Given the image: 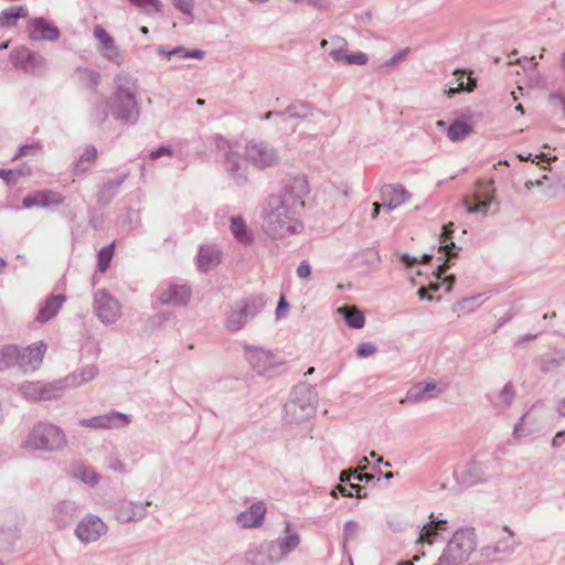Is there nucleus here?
<instances>
[{"mask_svg": "<svg viewBox=\"0 0 565 565\" xmlns=\"http://www.w3.org/2000/svg\"><path fill=\"white\" fill-rule=\"evenodd\" d=\"M300 210L278 196L268 195L262 206V228L273 239H282L302 232Z\"/></svg>", "mask_w": 565, "mask_h": 565, "instance_id": "f257e3e1", "label": "nucleus"}, {"mask_svg": "<svg viewBox=\"0 0 565 565\" xmlns=\"http://www.w3.org/2000/svg\"><path fill=\"white\" fill-rule=\"evenodd\" d=\"M109 102L115 119L124 124H136L140 115V106L137 102V79L126 72L118 73L114 78Z\"/></svg>", "mask_w": 565, "mask_h": 565, "instance_id": "f03ea898", "label": "nucleus"}, {"mask_svg": "<svg viewBox=\"0 0 565 565\" xmlns=\"http://www.w3.org/2000/svg\"><path fill=\"white\" fill-rule=\"evenodd\" d=\"M267 303V298L262 295H250L235 301L226 313L225 328L231 332L242 330L249 320L257 317Z\"/></svg>", "mask_w": 565, "mask_h": 565, "instance_id": "7ed1b4c3", "label": "nucleus"}, {"mask_svg": "<svg viewBox=\"0 0 565 565\" xmlns=\"http://www.w3.org/2000/svg\"><path fill=\"white\" fill-rule=\"evenodd\" d=\"M477 547V535L473 529H460L448 541L441 555L440 565H461L467 562Z\"/></svg>", "mask_w": 565, "mask_h": 565, "instance_id": "20e7f679", "label": "nucleus"}, {"mask_svg": "<svg viewBox=\"0 0 565 565\" xmlns=\"http://www.w3.org/2000/svg\"><path fill=\"white\" fill-rule=\"evenodd\" d=\"M26 446L35 450L57 451L67 444L65 433L56 425L39 423L30 433Z\"/></svg>", "mask_w": 565, "mask_h": 565, "instance_id": "39448f33", "label": "nucleus"}, {"mask_svg": "<svg viewBox=\"0 0 565 565\" xmlns=\"http://www.w3.org/2000/svg\"><path fill=\"white\" fill-rule=\"evenodd\" d=\"M317 393L308 384L295 387L292 398L285 405L286 416L291 420L301 422L310 418L316 413Z\"/></svg>", "mask_w": 565, "mask_h": 565, "instance_id": "423d86ee", "label": "nucleus"}, {"mask_svg": "<svg viewBox=\"0 0 565 565\" xmlns=\"http://www.w3.org/2000/svg\"><path fill=\"white\" fill-rule=\"evenodd\" d=\"M244 156L258 170L276 167L280 162L278 149L262 139L248 140L244 147Z\"/></svg>", "mask_w": 565, "mask_h": 565, "instance_id": "0eeeda50", "label": "nucleus"}, {"mask_svg": "<svg viewBox=\"0 0 565 565\" xmlns=\"http://www.w3.org/2000/svg\"><path fill=\"white\" fill-rule=\"evenodd\" d=\"M9 58L14 68L33 76H42L47 70V60L26 46H19L12 50Z\"/></svg>", "mask_w": 565, "mask_h": 565, "instance_id": "6e6552de", "label": "nucleus"}, {"mask_svg": "<svg viewBox=\"0 0 565 565\" xmlns=\"http://www.w3.org/2000/svg\"><path fill=\"white\" fill-rule=\"evenodd\" d=\"M93 311L104 324L115 323L121 316V306L107 290L98 289L93 296Z\"/></svg>", "mask_w": 565, "mask_h": 565, "instance_id": "1a4fd4ad", "label": "nucleus"}, {"mask_svg": "<svg viewBox=\"0 0 565 565\" xmlns=\"http://www.w3.org/2000/svg\"><path fill=\"white\" fill-rule=\"evenodd\" d=\"M150 505L151 501L139 502L121 499L113 505L114 516L120 523L139 522L147 518Z\"/></svg>", "mask_w": 565, "mask_h": 565, "instance_id": "9d476101", "label": "nucleus"}, {"mask_svg": "<svg viewBox=\"0 0 565 565\" xmlns=\"http://www.w3.org/2000/svg\"><path fill=\"white\" fill-rule=\"evenodd\" d=\"M245 349L249 365L259 375L271 377L277 373L281 363L275 359L271 352L255 347H245Z\"/></svg>", "mask_w": 565, "mask_h": 565, "instance_id": "9b49d317", "label": "nucleus"}, {"mask_svg": "<svg viewBox=\"0 0 565 565\" xmlns=\"http://www.w3.org/2000/svg\"><path fill=\"white\" fill-rule=\"evenodd\" d=\"M505 533L495 543L482 546L479 551L482 559L493 562L495 559L505 558L512 555L518 546L514 540V533L508 527L503 526Z\"/></svg>", "mask_w": 565, "mask_h": 565, "instance_id": "f8f14e48", "label": "nucleus"}, {"mask_svg": "<svg viewBox=\"0 0 565 565\" xmlns=\"http://www.w3.org/2000/svg\"><path fill=\"white\" fill-rule=\"evenodd\" d=\"M308 193L309 184L307 178L305 175H296L288 181L280 193L273 195L280 198V200L288 202L290 205L292 203L295 209L301 211L305 207L303 199Z\"/></svg>", "mask_w": 565, "mask_h": 565, "instance_id": "ddd939ff", "label": "nucleus"}, {"mask_svg": "<svg viewBox=\"0 0 565 565\" xmlns=\"http://www.w3.org/2000/svg\"><path fill=\"white\" fill-rule=\"evenodd\" d=\"M130 423V415L116 411L79 420L81 426L95 429H119L128 426Z\"/></svg>", "mask_w": 565, "mask_h": 565, "instance_id": "4468645a", "label": "nucleus"}, {"mask_svg": "<svg viewBox=\"0 0 565 565\" xmlns=\"http://www.w3.org/2000/svg\"><path fill=\"white\" fill-rule=\"evenodd\" d=\"M107 532V525L96 515L83 518L75 529L76 537L84 544L96 542Z\"/></svg>", "mask_w": 565, "mask_h": 565, "instance_id": "2eb2a0df", "label": "nucleus"}, {"mask_svg": "<svg viewBox=\"0 0 565 565\" xmlns=\"http://www.w3.org/2000/svg\"><path fill=\"white\" fill-rule=\"evenodd\" d=\"M494 199V189L493 181H478L477 182V191L473 194V200L476 203L473 205H469L465 201L466 211L469 214L481 213L483 215L487 214L490 204Z\"/></svg>", "mask_w": 565, "mask_h": 565, "instance_id": "dca6fc26", "label": "nucleus"}, {"mask_svg": "<svg viewBox=\"0 0 565 565\" xmlns=\"http://www.w3.org/2000/svg\"><path fill=\"white\" fill-rule=\"evenodd\" d=\"M65 196L54 190H39L31 192L22 200V206L24 209L43 207L47 209L53 205L63 204Z\"/></svg>", "mask_w": 565, "mask_h": 565, "instance_id": "f3484780", "label": "nucleus"}, {"mask_svg": "<svg viewBox=\"0 0 565 565\" xmlns=\"http://www.w3.org/2000/svg\"><path fill=\"white\" fill-rule=\"evenodd\" d=\"M454 234V223H449L443 226V232L440 234V252L445 253L447 257L446 260L440 264L436 269L437 278H441L446 275L447 270L451 267V258L458 256L457 250L460 248L456 246V244L451 241Z\"/></svg>", "mask_w": 565, "mask_h": 565, "instance_id": "a211bd4d", "label": "nucleus"}, {"mask_svg": "<svg viewBox=\"0 0 565 565\" xmlns=\"http://www.w3.org/2000/svg\"><path fill=\"white\" fill-rule=\"evenodd\" d=\"M46 344L42 341L34 343L21 350L19 348L18 367L24 372L39 369L43 361Z\"/></svg>", "mask_w": 565, "mask_h": 565, "instance_id": "6ab92c4d", "label": "nucleus"}, {"mask_svg": "<svg viewBox=\"0 0 565 565\" xmlns=\"http://www.w3.org/2000/svg\"><path fill=\"white\" fill-rule=\"evenodd\" d=\"M411 193L401 184H385L381 189L383 209L391 212L411 199Z\"/></svg>", "mask_w": 565, "mask_h": 565, "instance_id": "aec40b11", "label": "nucleus"}, {"mask_svg": "<svg viewBox=\"0 0 565 565\" xmlns=\"http://www.w3.org/2000/svg\"><path fill=\"white\" fill-rule=\"evenodd\" d=\"M94 36L99 42V51L102 55L117 66L121 65L122 56L113 36L102 26L95 28Z\"/></svg>", "mask_w": 565, "mask_h": 565, "instance_id": "412c9836", "label": "nucleus"}, {"mask_svg": "<svg viewBox=\"0 0 565 565\" xmlns=\"http://www.w3.org/2000/svg\"><path fill=\"white\" fill-rule=\"evenodd\" d=\"M29 36L34 41L55 42L60 39V30L44 18H34L29 22Z\"/></svg>", "mask_w": 565, "mask_h": 565, "instance_id": "4be33fe9", "label": "nucleus"}, {"mask_svg": "<svg viewBox=\"0 0 565 565\" xmlns=\"http://www.w3.org/2000/svg\"><path fill=\"white\" fill-rule=\"evenodd\" d=\"M191 289L186 285L170 284L162 289L159 301L161 305L185 306L190 301Z\"/></svg>", "mask_w": 565, "mask_h": 565, "instance_id": "5701e85b", "label": "nucleus"}, {"mask_svg": "<svg viewBox=\"0 0 565 565\" xmlns=\"http://www.w3.org/2000/svg\"><path fill=\"white\" fill-rule=\"evenodd\" d=\"M224 168L236 184L243 185L246 183L247 167L243 162V159L238 152L226 150L224 156Z\"/></svg>", "mask_w": 565, "mask_h": 565, "instance_id": "b1692460", "label": "nucleus"}, {"mask_svg": "<svg viewBox=\"0 0 565 565\" xmlns=\"http://www.w3.org/2000/svg\"><path fill=\"white\" fill-rule=\"evenodd\" d=\"M488 467L484 462L470 461L465 465L459 473V480L466 486H473L487 481Z\"/></svg>", "mask_w": 565, "mask_h": 565, "instance_id": "393cba45", "label": "nucleus"}, {"mask_svg": "<svg viewBox=\"0 0 565 565\" xmlns=\"http://www.w3.org/2000/svg\"><path fill=\"white\" fill-rule=\"evenodd\" d=\"M440 394V390L434 381L423 382L413 385L406 393V396L401 399V403H420L437 397Z\"/></svg>", "mask_w": 565, "mask_h": 565, "instance_id": "a878e982", "label": "nucleus"}, {"mask_svg": "<svg viewBox=\"0 0 565 565\" xmlns=\"http://www.w3.org/2000/svg\"><path fill=\"white\" fill-rule=\"evenodd\" d=\"M266 514V505L258 501L237 515V524L243 529L262 525Z\"/></svg>", "mask_w": 565, "mask_h": 565, "instance_id": "bb28decb", "label": "nucleus"}, {"mask_svg": "<svg viewBox=\"0 0 565 565\" xmlns=\"http://www.w3.org/2000/svg\"><path fill=\"white\" fill-rule=\"evenodd\" d=\"M78 513V504L72 500H63L53 509V521L56 526L63 529L67 526Z\"/></svg>", "mask_w": 565, "mask_h": 565, "instance_id": "cd10ccee", "label": "nucleus"}, {"mask_svg": "<svg viewBox=\"0 0 565 565\" xmlns=\"http://www.w3.org/2000/svg\"><path fill=\"white\" fill-rule=\"evenodd\" d=\"M259 553L265 554L266 558L253 556V565H269L280 561L285 556L277 541L260 544Z\"/></svg>", "mask_w": 565, "mask_h": 565, "instance_id": "c85d7f7f", "label": "nucleus"}, {"mask_svg": "<svg viewBox=\"0 0 565 565\" xmlns=\"http://www.w3.org/2000/svg\"><path fill=\"white\" fill-rule=\"evenodd\" d=\"M66 298L63 295H53L49 297L43 306L40 308L39 313L36 316V321L44 323L51 320L56 316Z\"/></svg>", "mask_w": 565, "mask_h": 565, "instance_id": "c756f323", "label": "nucleus"}, {"mask_svg": "<svg viewBox=\"0 0 565 565\" xmlns=\"http://www.w3.org/2000/svg\"><path fill=\"white\" fill-rule=\"evenodd\" d=\"M221 262V252L216 246H202L198 255V267L209 271Z\"/></svg>", "mask_w": 565, "mask_h": 565, "instance_id": "7c9ffc66", "label": "nucleus"}, {"mask_svg": "<svg viewBox=\"0 0 565 565\" xmlns=\"http://www.w3.org/2000/svg\"><path fill=\"white\" fill-rule=\"evenodd\" d=\"M230 230L234 238L239 244L248 246L254 242V235L248 230L246 222L242 216L236 215L231 217Z\"/></svg>", "mask_w": 565, "mask_h": 565, "instance_id": "2f4dec72", "label": "nucleus"}, {"mask_svg": "<svg viewBox=\"0 0 565 565\" xmlns=\"http://www.w3.org/2000/svg\"><path fill=\"white\" fill-rule=\"evenodd\" d=\"M98 374V369L95 365H86L82 369L75 370L73 373L65 377V385L68 387H77L84 385L95 379Z\"/></svg>", "mask_w": 565, "mask_h": 565, "instance_id": "473e14b6", "label": "nucleus"}, {"mask_svg": "<svg viewBox=\"0 0 565 565\" xmlns=\"http://www.w3.org/2000/svg\"><path fill=\"white\" fill-rule=\"evenodd\" d=\"M127 177L128 174L125 173L116 180H111L104 183L97 193V202L103 205L108 204L117 194L118 190L120 189L121 184L127 179Z\"/></svg>", "mask_w": 565, "mask_h": 565, "instance_id": "72a5a7b5", "label": "nucleus"}, {"mask_svg": "<svg viewBox=\"0 0 565 565\" xmlns=\"http://www.w3.org/2000/svg\"><path fill=\"white\" fill-rule=\"evenodd\" d=\"M28 15V9L24 6L10 7L0 12V28H13L19 19Z\"/></svg>", "mask_w": 565, "mask_h": 565, "instance_id": "f704fd0d", "label": "nucleus"}, {"mask_svg": "<svg viewBox=\"0 0 565 565\" xmlns=\"http://www.w3.org/2000/svg\"><path fill=\"white\" fill-rule=\"evenodd\" d=\"M338 312L343 316L345 323L353 329H361L365 323L364 315L356 307L343 306L338 308Z\"/></svg>", "mask_w": 565, "mask_h": 565, "instance_id": "c9c22d12", "label": "nucleus"}, {"mask_svg": "<svg viewBox=\"0 0 565 565\" xmlns=\"http://www.w3.org/2000/svg\"><path fill=\"white\" fill-rule=\"evenodd\" d=\"M537 430L536 419L533 416L532 411L526 412L514 426L513 436L521 438L529 436Z\"/></svg>", "mask_w": 565, "mask_h": 565, "instance_id": "e433bc0d", "label": "nucleus"}, {"mask_svg": "<svg viewBox=\"0 0 565 565\" xmlns=\"http://www.w3.org/2000/svg\"><path fill=\"white\" fill-rule=\"evenodd\" d=\"M110 110V102H108L104 97H99L96 100L90 109V121L96 125H103L107 118Z\"/></svg>", "mask_w": 565, "mask_h": 565, "instance_id": "4c0bfd02", "label": "nucleus"}, {"mask_svg": "<svg viewBox=\"0 0 565 565\" xmlns=\"http://www.w3.org/2000/svg\"><path fill=\"white\" fill-rule=\"evenodd\" d=\"M280 546L282 553L288 555L290 552L296 550L300 543V535L297 532L290 530V523L287 522L285 535L276 540Z\"/></svg>", "mask_w": 565, "mask_h": 565, "instance_id": "58836bf2", "label": "nucleus"}, {"mask_svg": "<svg viewBox=\"0 0 565 565\" xmlns=\"http://www.w3.org/2000/svg\"><path fill=\"white\" fill-rule=\"evenodd\" d=\"M66 387L68 386L65 385V379L53 383H41V401H51L62 397Z\"/></svg>", "mask_w": 565, "mask_h": 565, "instance_id": "ea45409f", "label": "nucleus"}, {"mask_svg": "<svg viewBox=\"0 0 565 565\" xmlns=\"http://www.w3.org/2000/svg\"><path fill=\"white\" fill-rule=\"evenodd\" d=\"M19 347L13 344L0 349V371L18 366Z\"/></svg>", "mask_w": 565, "mask_h": 565, "instance_id": "a19ab883", "label": "nucleus"}, {"mask_svg": "<svg viewBox=\"0 0 565 565\" xmlns=\"http://www.w3.org/2000/svg\"><path fill=\"white\" fill-rule=\"evenodd\" d=\"M472 131V127L466 121L456 120L454 121L447 130V137L454 141H461L466 139L470 132Z\"/></svg>", "mask_w": 565, "mask_h": 565, "instance_id": "79ce46f5", "label": "nucleus"}, {"mask_svg": "<svg viewBox=\"0 0 565 565\" xmlns=\"http://www.w3.org/2000/svg\"><path fill=\"white\" fill-rule=\"evenodd\" d=\"M97 157V150L94 146L87 147L82 156L79 157L78 161L74 164V173L79 174L85 172L89 166L95 161Z\"/></svg>", "mask_w": 565, "mask_h": 565, "instance_id": "37998d69", "label": "nucleus"}, {"mask_svg": "<svg viewBox=\"0 0 565 565\" xmlns=\"http://www.w3.org/2000/svg\"><path fill=\"white\" fill-rule=\"evenodd\" d=\"M40 382H25L18 387L20 394L28 401H41Z\"/></svg>", "mask_w": 565, "mask_h": 565, "instance_id": "c03bdc74", "label": "nucleus"}, {"mask_svg": "<svg viewBox=\"0 0 565 565\" xmlns=\"http://www.w3.org/2000/svg\"><path fill=\"white\" fill-rule=\"evenodd\" d=\"M409 53V49L405 47L401 51H398L396 54H394L390 60L382 63L377 66L376 72L379 73H388L396 66H398L402 62L405 61L407 54Z\"/></svg>", "mask_w": 565, "mask_h": 565, "instance_id": "a18cd8bd", "label": "nucleus"}, {"mask_svg": "<svg viewBox=\"0 0 565 565\" xmlns=\"http://www.w3.org/2000/svg\"><path fill=\"white\" fill-rule=\"evenodd\" d=\"M515 396L514 388L511 383H507L503 388L499 392L497 402H494V406L498 408H507L509 407Z\"/></svg>", "mask_w": 565, "mask_h": 565, "instance_id": "49530a36", "label": "nucleus"}, {"mask_svg": "<svg viewBox=\"0 0 565 565\" xmlns=\"http://www.w3.org/2000/svg\"><path fill=\"white\" fill-rule=\"evenodd\" d=\"M132 6L141 10L143 13H160L163 4L160 0H128Z\"/></svg>", "mask_w": 565, "mask_h": 565, "instance_id": "de8ad7c7", "label": "nucleus"}, {"mask_svg": "<svg viewBox=\"0 0 565 565\" xmlns=\"http://www.w3.org/2000/svg\"><path fill=\"white\" fill-rule=\"evenodd\" d=\"M282 113L295 119H302L312 114L309 105L305 103L289 105Z\"/></svg>", "mask_w": 565, "mask_h": 565, "instance_id": "09e8293b", "label": "nucleus"}, {"mask_svg": "<svg viewBox=\"0 0 565 565\" xmlns=\"http://www.w3.org/2000/svg\"><path fill=\"white\" fill-rule=\"evenodd\" d=\"M542 362V370L545 372L559 366L565 363V351L557 352L556 355H544Z\"/></svg>", "mask_w": 565, "mask_h": 565, "instance_id": "8fccbe9b", "label": "nucleus"}, {"mask_svg": "<svg viewBox=\"0 0 565 565\" xmlns=\"http://www.w3.org/2000/svg\"><path fill=\"white\" fill-rule=\"evenodd\" d=\"M114 255V245L105 246L98 252V268L102 273L106 271L109 267L110 260Z\"/></svg>", "mask_w": 565, "mask_h": 565, "instance_id": "3c124183", "label": "nucleus"}, {"mask_svg": "<svg viewBox=\"0 0 565 565\" xmlns=\"http://www.w3.org/2000/svg\"><path fill=\"white\" fill-rule=\"evenodd\" d=\"M465 74L466 72L463 70H456L454 72V75L458 76V78L456 79L455 83H451V86L446 92L448 97H454L456 94L466 90L467 85L463 81Z\"/></svg>", "mask_w": 565, "mask_h": 565, "instance_id": "603ef678", "label": "nucleus"}, {"mask_svg": "<svg viewBox=\"0 0 565 565\" xmlns=\"http://www.w3.org/2000/svg\"><path fill=\"white\" fill-rule=\"evenodd\" d=\"M76 477L81 479L84 483L96 486L99 482V475L92 468H81L76 472Z\"/></svg>", "mask_w": 565, "mask_h": 565, "instance_id": "864d4df0", "label": "nucleus"}, {"mask_svg": "<svg viewBox=\"0 0 565 565\" xmlns=\"http://www.w3.org/2000/svg\"><path fill=\"white\" fill-rule=\"evenodd\" d=\"M173 7L182 12L183 14L188 15L191 21L193 20V11H194V2L195 0H170Z\"/></svg>", "mask_w": 565, "mask_h": 565, "instance_id": "5fc2aeb1", "label": "nucleus"}, {"mask_svg": "<svg viewBox=\"0 0 565 565\" xmlns=\"http://www.w3.org/2000/svg\"><path fill=\"white\" fill-rule=\"evenodd\" d=\"M359 533V524L355 521H348L344 523L343 527V546L345 547L347 543L356 539Z\"/></svg>", "mask_w": 565, "mask_h": 565, "instance_id": "6e6d98bb", "label": "nucleus"}, {"mask_svg": "<svg viewBox=\"0 0 565 565\" xmlns=\"http://www.w3.org/2000/svg\"><path fill=\"white\" fill-rule=\"evenodd\" d=\"M436 525H434L431 522L425 524L420 531L419 540L422 542H426L428 544H431L434 542L435 536L437 535Z\"/></svg>", "mask_w": 565, "mask_h": 565, "instance_id": "4d7b16f0", "label": "nucleus"}, {"mask_svg": "<svg viewBox=\"0 0 565 565\" xmlns=\"http://www.w3.org/2000/svg\"><path fill=\"white\" fill-rule=\"evenodd\" d=\"M41 146L40 143H30V145H22L19 147L17 153L13 156V160H18L19 158L26 157L30 154H34L38 150H40Z\"/></svg>", "mask_w": 565, "mask_h": 565, "instance_id": "13d9d810", "label": "nucleus"}, {"mask_svg": "<svg viewBox=\"0 0 565 565\" xmlns=\"http://www.w3.org/2000/svg\"><path fill=\"white\" fill-rule=\"evenodd\" d=\"M376 352V347L372 342H363L356 349V355L361 359L369 358Z\"/></svg>", "mask_w": 565, "mask_h": 565, "instance_id": "bf43d9fd", "label": "nucleus"}, {"mask_svg": "<svg viewBox=\"0 0 565 565\" xmlns=\"http://www.w3.org/2000/svg\"><path fill=\"white\" fill-rule=\"evenodd\" d=\"M367 61H369V57L363 52L348 53L345 64L365 65L367 63Z\"/></svg>", "mask_w": 565, "mask_h": 565, "instance_id": "052dcab7", "label": "nucleus"}, {"mask_svg": "<svg viewBox=\"0 0 565 565\" xmlns=\"http://www.w3.org/2000/svg\"><path fill=\"white\" fill-rule=\"evenodd\" d=\"M163 156H169V157H171V156H172V150H171V148L166 147V146H161V147H159V148H157V149H154V150L150 151V153H149V158H150L151 160H157V159H159V158H161V157H163Z\"/></svg>", "mask_w": 565, "mask_h": 565, "instance_id": "680f3d73", "label": "nucleus"}, {"mask_svg": "<svg viewBox=\"0 0 565 565\" xmlns=\"http://www.w3.org/2000/svg\"><path fill=\"white\" fill-rule=\"evenodd\" d=\"M288 308H289V303L287 302L286 298L284 296H281L278 301L277 308H276V319L279 320L282 317H285Z\"/></svg>", "mask_w": 565, "mask_h": 565, "instance_id": "e2e57ef3", "label": "nucleus"}, {"mask_svg": "<svg viewBox=\"0 0 565 565\" xmlns=\"http://www.w3.org/2000/svg\"><path fill=\"white\" fill-rule=\"evenodd\" d=\"M311 274V266L308 260H302L297 267V275L300 278H308Z\"/></svg>", "mask_w": 565, "mask_h": 565, "instance_id": "0e129e2a", "label": "nucleus"}, {"mask_svg": "<svg viewBox=\"0 0 565 565\" xmlns=\"http://www.w3.org/2000/svg\"><path fill=\"white\" fill-rule=\"evenodd\" d=\"M0 178L7 184H15L17 183L15 171H13V170L0 169Z\"/></svg>", "mask_w": 565, "mask_h": 565, "instance_id": "69168bd1", "label": "nucleus"}, {"mask_svg": "<svg viewBox=\"0 0 565 565\" xmlns=\"http://www.w3.org/2000/svg\"><path fill=\"white\" fill-rule=\"evenodd\" d=\"M330 57H332L333 61L335 62H347V57H348V52L343 49H337V50H332L330 53H329Z\"/></svg>", "mask_w": 565, "mask_h": 565, "instance_id": "338daca9", "label": "nucleus"}, {"mask_svg": "<svg viewBox=\"0 0 565 565\" xmlns=\"http://www.w3.org/2000/svg\"><path fill=\"white\" fill-rule=\"evenodd\" d=\"M353 490L354 489H350V483L348 486L340 484L331 492V494L334 498H338V492H340L343 497H353Z\"/></svg>", "mask_w": 565, "mask_h": 565, "instance_id": "774afa93", "label": "nucleus"}]
</instances>
